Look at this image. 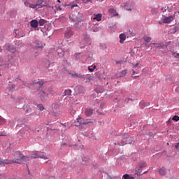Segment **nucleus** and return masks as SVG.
I'll return each mask as SVG.
<instances>
[{"label":"nucleus","mask_w":179,"mask_h":179,"mask_svg":"<svg viewBox=\"0 0 179 179\" xmlns=\"http://www.w3.org/2000/svg\"><path fill=\"white\" fill-rule=\"evenodd\" d=\"M172 120L178 122L179 121V117L177 115H174L173 117L172 118Z\"/></svg>","instance_id":"2f4dec72"},{"label":"nucleus","mask_w":179,"mask_h":179,"mask_svg":"<svg viewBox=\"0 0 179 179\" xmlns=\"http://www.w3.org/2000/svg\"><path fill=\"white\" fill-rule=\"evenodd\" d=\"M102 15L99 13L96 15H94V17H92V20H96L97 22L101 21Z\"/></svg>","instance_id":"9d476101"},{"label":"nucleus","mask_w":179,"mask_h":179,"mask_svg":"<svg viewBox=\"0 0 179 179\" xmlns=\"http://www.w3.org/2000/svg\"><path fill=\"white\" fill-rule=\"evenodd\" d=\"M52 115L55 117H59V113H58L53 112Z\"/></svg>","instance_id":"c9c22d12"},{"label":"nucleus","mask_w":179,"mask_h":179,"mask_svg":"<svg viewBox=\"0 0 179 179\" xmlns=\"http://www.w3.org/2000/svg\"><path fill=\"white\" fill-rule=\"evenodd\" d=\"M178 13H179V12H178Z\"/></svg>","instance_id":"e2e57ef3"},{"label":"nucleus","mask_w":179,"mask_h":179,"mask_svg":"<svg viewBox=\"0 0 179 179\" xmlns=\"http://www.w3.org/2000/svg\"><path fill=\"white\" fill-rule=\"evenodd\" d=\"M43 87V82L42 81H34L33 82V85L31 86V89L36 88V90L40 89Z\"/></svg>","instance_id":"423d86ee"},{"label":"nucleus","mask_w":179,"mask_h":179,"mask_svg":"<svg viewBox=\"0 0 179 179\" xmlns=\"http://www.w3.org/2000/svg\"><path fill=\"white\" fill-rule=\"evenodd\" d=\"M73 35V31L69 28L65 31V38H71V37Z\"/></svg>","instance_id":"6e6552de"},{"label":"nucleus","mask_w":179,"mask_h":179,"mask_svg":"<svg viewBox=\"0 0 179 179\" xmlns=\"http://www.w3.org/2000/svg\"><path fill=\"white\" fill-rule=\"evenodd\" d=\"M152 45H155V48L156 49H163L164 48V45L162 43H152Z\"/></svg>","instance_id":"4468645a"},{"label":"nucleus","mask_w":179,"mask_h":179,"mask_svg":"<svg viewBox=\"0 0 179 179\" xmlns=\"http://www.w3.org/2000/svg\"><path fill=\"white\" fill-rule=\"evenodd\" d=\"M100 48H101L102 50H106V45L105 44L101 45H100Z\"/></svg>","instance_id":"f704fd0d"},{"label":"nucleus","mask_w":179,"mask_h":179,"mask_svg":"<svg viewBox=\"0 0 179 179\" xmlns=\"http://www.w3.org/2000/svg\"><path fill=\"white\" fill-rule=\"evenodd\" d=\"M69 5H65V6H69Z\"/></svg>","instance_id":"13d9d810"},{"label":"nucleus","mask_w":179,"mask_h":179,"mask_svg":"<svg viewBox=\"0 0 179 179\" xmlns=\"http://www.w3.org/2000/svg\"><path fill=\"white\" fill-rule=\"evenodd\" d=\"M78 90H80V91H79V93L80 94L84 92V87H83L82 86L78 87Z\"/></svg>","instance_id":"473e14b6"},{"label":"nucleus","mask_w":179,"mask_h":179,"mask_svg":"<svg viewBox=\"0 0 179 179\" xmlns=\"http://www.w3.org/2000/svg\"><path fill=\"white\" fill-rule=\"evenodd\" d=\"M92 108H89V109H86L85 110V115L86 117H90L92 115Z\"/></svg>","instance_id":"f3484780"},{"label":"nucleus","mask_w":179,"mask_h":179,"mask_svg":"<svg viewBox=\"0 0 179 179\" xmlns=\"http://www.w3.org/2000/svg\"><path fill=\"white\" fill-rule=\"evenodd\" d=\"M85 44H86V45H90L91 43H90V42H87Z\"/></svg>","instance_id":"de8ad7c7"},{"label":"nucleus","mask_w":179,"mask_h":179,"mask_svg":"<svg viewBox=\"0 0 179 179\" xmlns=\"http://www.w3.org/2000/svg\"><path fill=\"white\" fill-rule=\"evenodd\" d=\"M126 40V36L124 34H120V43L122 44L124 43V41Z\"/></svg>","instance_id":"2eb2a0df"},{"label":"nucleus","mask_w":179,"mask_h":179,"mask_svg":"<svg viewBox=\"0 0 179 179\" xmlns=\"http://www.w3.org/2000/svg\"><path fill=\"white\" fill-rule=\"evenodd\" d=\"M173 57H174L175 58H177V59H179V54H178V53L174 52V53H173Z\"/></svg>","instance_id":"e433bc0d"},{"label":"nucleus","mask_w":179,"mask_h":179,"mask_svg":"<svg viewBox=\"0 0 179 179\" xmlns=\"http://www.w3.org/2000/svg\"><path fill=\"white\" fill-rule=\"evenodd\" d=\"M15 90V85H13V86L12 87V88H10V90Z\"/></svg>","instance_id":"09e8293b"},{"label":"nucleus","mask_w":179,"mask_h":179,"mask_svg":"<svg viewBox=\"0 0 179 179\" xmlns=\"http://www.w3.org/2000/svg\"><path fill=\"white\" fill-rule=\"evenodd\" d=\"M36 48L42 50V46L36 45Z\"/></svg>","instance_id":"c03bdc74"},{"label":"nucleus","mask_w":179,"mask_h":179,"mask_svg":"<svg viewBox=\"0 0 179 179\" xmlns=\"http://www.w3.org/2000/svg\"><path fill=\"white\" fill-rule=\"evenodd\" d=\"M0 165H2V164H0Z\"/></svg>","instance_id":"680f3d73"},{"label":"nucleus","mask_w":179,"mask_h":179,"mask_svg":"<svg viewBox=\"0 0 179 179\" xmlns=\"http://www.w3.org/2000/svg\"><path fill=\"white\" fill-rule=\"evenodd\" d=\"M143 40L145 41V43H150L152 41V38L150 36H145L143 37Z\"/></svg>","instance_id":"4be33fe9"},{"label":"nucleus","mask_w":179,"mask_h":179,"mask_svg":"<svg viewBox=\"0 0 179 179\" xmlns=\"http://www.w3.org/2000/svg\"><path fill=\"white\" fill-rule=\"evenodd\" d=\"M104 106H105V103L102 102L101 103H100V108L103 109Z\"/></svg>","instance_id":"ea45409f"},{"label":"nucleus","mask_w":179,"mask_h":179,"mask_svg":"<svg viewBox=\"0 0 179 179\" xmlns=\"http://www.w3.org/2000/svg\"><path fill=\"white\" fill-rule=\"evenodd\" d=\"M52 8H53V10H54V7L53 6H52ZM54 12H55V10H54Z\"/></svg>","instance_id":"5fc2aeb1"},{"label":"nucleus","mask_w":179,"mask_h":179,"mask_svg":"<svg viewBox=\"0 0 179 179\" xmlns=\"http://www.w3.org/2000/svg\"><path fill=\"white\" fill-rule=\"evenodd\" d=\"M36 108H38V110L43 111V110H44V107L43 106L42 104H39L38 106H36Z\"/></svg>","instance_id":"c85d7f7f"},{"label":"nucleus","mask_w":179,"mask_h":179,"mask_svg":"<svg viewBox=\"0 0 179 179\" xmlns=\"http://www.w3.org/2000/svg\"><path fill=\"white\" fill-rule=\"evenodd\" d=\"M96 69V66L93 65V66H89L87 67V70H89L90 72H94V71Z\"/></svg>","instance_id":"412c9836"},{"label":"nucleus","mask_w":179,"mask_h":179,"mask_svg":"<svg viewBox=\"0 0 179 179\" xmlns=\"http://www.w3.org/2000/svg\"><path fill=\"white\" fill-rule=\"evenodd\" d=\"M126 73H127V71L126 70H122V71H121V73H120V78L125 77Z\"/></svg>","instance_id":"5701e85b"},{"label":"nucleus","mask_w":179,"mask_h":179,"mask_svg":"<svg viewBox=\"0 0 179 179\" xmlns=\"http://www.w3.org/2000/svg\"><path fill=\"white\" fill-rule=\"evenodd\" d=\"M108 13L110 14H113V17L115 16H119V13H116V10L113 9V8H110L108 9Z\"/></svg>","instance_id":"dca6fc26"},{"label":"nucleus","mask_w":179,"mask_h":179,"mask_svg":"<svg viewBox=\"0 0 179 179\" xmlns=\"http://www.w3.org/2000/svg\"><path fill=\"white\" fill-rule=\"evenodd\" d=\"M113 179H120V178H113Z\"/></svg>","instance_id":"6e6d98bb"},{"label":"nucleus","mask_w":179,"mask_h":179,"mask_svg":"<svg viewBox=\"0 0 179 179\" xmlns=\"http://www.w3.org/2000/svg\"><path fill=\"white\" fill-rule=\"evenodd\" d=\"M158 173H159L160 176H164L166 175V171L164 168H162L161 169L158 170Z\"/></svg>","instance_id":"6ab92c4d"},{"label":"nucleus","mask_w":179,"mask_h":179,"mask_svg":"<svg viewBox=\"0 0 179 179\" xmlns=\"http://www.w3.org/2000/svg\"><path fill=\"white\" fill-rule=\"evenodd\" d=\"M45 23V22L44 21V20H39V22H38L39 26H43V25H44Z\"/></svg>","instance_id":"7c9ffc66"},{"label":"nucleus","mask_w":179,"mask_h":179,"mask_svg":"<svg viewBox=\"0 0 179 179\" xmlns=\"http://www.w3.org/2000/svg\"><path fill=\"white\" fill-rule=\"evenodd\" d=\"M6 123V120L0 116V125H3Z\"/></svg>","instance_id":"a878e982"},{"label":"nucleus","mask_w":179,"mask_h":179,"mask_svg":"<svg viewBox=\"0 0 179 179\" xmlns=\"http://www.w3.org/2000/svg\"><path fill=\"white\" fill-rule=\"evenodd\" d=\"M120 145H124L126 144H127V143H126L125 141H122V143H121V144L118 143Z\"/></svg>","instance_id":"37998d69"},{"label":"nucleus","mask_w":179,"mask_h":179,"mask_svg":"<svg viewBox=\"0 0 179 179\" xmlns=\"http://www.w3.org/2000/svg\"><path fill=\"white\" fill-rule=\"evenodd\" d=\"M122 179H134V177H131L128 174H125L122 176Z\"/></svg>","instance_id":"bb28decb"},{"label":"nucleus","mask_w":179,"mask_h":179,"mask_svg":"<svg viewBox=\"0 0 179 179\" xmlns=\"http://www.w3.org/2000/svg\"><path fill=\"white\" fill-rule=\"evenodd\" d=\"M174 148L179 150V143H178L177 144H176V145L174 146Z\"/></svg>","instance_id":"a19ab883"},{"label":"nucleus","mask_w":179,"mask_h":179,"mask_svg":"<svg viewBox=\"0 0 179 179\" xmlns=\"http://www.w3.org/2000/svg\"><path fill=\"white\" fill-rule=\"evenodd\" d=\"M167 145H169V143H167Z\"/></svg>","instance_id":"bf43d9fd"},{"label":"nucleus","mask_w":179,"mask_h":179,"mask_svg":"<svg viewBox=\"0 0 179 179\" xmlns=\"http://www.w3.org/2000/svg\"><path fill=\"white\" fill-rule=\"evenodd\" d=\"M29 111V110H27V112Z\"/></svg>","instance_id":"052dcab7"},{"label":"nucleus","mask_w":179,"mask_h":179,"mask_svg":"<svg viewBox=\"0 0 179 179\" xmlns=\"http://www.w3.org/2000/svg\"><path fill=\"white\" fill-rule=\"evenodd\" d=\"M91 31L93 32H97L99 31V28H97V27H92V28H91Z\"/></svg>","instance_id":"c756f323"},{"label":"nucleus","mask_w":179,"mask_h":179,"mask_svg":"<svg viewBox=\"0 0 179 179\" xmlns=\"http://www.w3.org/2000/svg\"><path fill=\"white\" fill-rule=\"evenodd\" d=\"M127 5H129V3H125L122 7H124L126 10L131 11V9L130 8H127Z\"/></svg>","instance_id":"cd10ccee"},{"label":"nucleus","mask_w":179,"mask_h":179,"mask_svg":"<svg viewBox=\"0 0 179 179\" xmlns=\"http://www.w3.org/2000/svg\"><path fill=\"white\" fill-rule=\"evenodd\" d=\"M2 52V49L0 48V53Z\"/></svg>","instance_id":"603ef678"},{"label":"nucleus","mask_w":179,"mask_h":179,"mask_svg":"<svg viewBox=\"0 0 179 179\" xmlns=\"http://www.w3.org/2000/svg\"><path fill=\"white\" fill-rule=\"evenodd\" d=\"M76 7H78V5H76V4H73V5H71V6H70V8H71V9H73V8H76Z\"/></svg>","instance_id":"4c0bfd02"},{"label":"nucleus","mask_w":179,"mask_h":179,"mask_svg":"<svg viewBox=\"0 0 179 179\" xmlns=\"http://www.w3.org/2000/svg\"><path fill=\"white\" fill-rule=\"evenodd\" d=\"M13 160L14 164H22V162H27L29 160V157L27 156H24L21 152L20 151H15V153H13Z\"/></svg>","instance_id":"f257e3e1"},{"label":"nucleus","mask_w":179,"mask_h":179,"mask_svg":"<svg viewBox=\"0 0 179 179\" xmlns=\"http://www.w3.org/2000/svg\"><path fill=\"white\" fill-rule=\"evenodd\" d=\"M43 0H36V4H31L29 3H25V5L27 7L31 8V9H34L37 10L38 9H41L43 7H49L50 8V6H47L45 4H43Z\"/></svg>","instance_id":"f03ea898"},{"label":"nucleus","mask_w":179,"mask_h":179,"mask_svg":"<svg viewBox=\"0 0 179 179\" xmlns=\"http://www.w3.org/2000/svg\"><path fill=\"white\" fill-rule=\"evenodd\" d=\"M129 138V134H124L122 137H121V138H122V139H124V140H125V139H127V138Z\"/></svg>","instance_id":"72a5a7b5"},{"label":"nucleus","mask_w":179,"mask_h":179,"mask_svg":"<svg viewBox=\"0 0 179 179\" xmlns=\"http://www.w3.org/2000/svg\"><path fill=\"white\" fill-rule=\"evenodd\" d=\"M39 94L41 95V99L42 101H45L48 96H53V91L50 89L48 90V93H45L44 91H39Z\"/></svg>","instance_id":"7ed1b4c3"},{"label":"nucleus","mask_w":179,"mask_h":179,"mask_svg":"<svg viewBox=\"0 0 179 179\" xmlns=\"http://www.w3.org/2000/svg\"><path fill=\"white\" fill-rule=\"evenodd\" d=\"M176 18V13H174L173 15H169V17H164L162 18V22H159V24H169L172 22H173L174 19Z\"/></svg>","instance_id":"20e7f679"},{"label":"nucleus","mask_w":179,"mask_h":179,"mask_svg":"<svg viewBox=\"0 0 179 179\" xmlns=\"http://www.w3.org/2000/svg\"><path fill=\"white\" fill-rule=\"evenodd\" d=\"M131 77H132V78H134V79H136L137 78H139L140 76H134V74H133Z\"/></svg>","instance_id":"79ce46f5"},{"label":"nucleus","mask_w":179,"mask_h":179,"mask_svg":"<svg viewBox=\"0 0 179 179\" xmlns=\"http://www.w3.org/2000/svg\"><path fill=\"white\" fill-rule=\"evenodd\" d=\"M14 164L13 160H10V159H3L2 161H0V164H2L3 166H6L7 164Z\"/></svg>","instance_id":"1a4fd4ad"},{"label":"nucleus","mask_w":179,"mask_h":179,"mask_svg":"<svg viewBox=\"0 0 179 179\" xmlns=\"http://www.w3.org/2000/svg\"><path fill=\"white\" fill-rule=\"evenodd\" d=\"M30 24H31V28H34V29L37 28V27H38V25L39 24L38 23V21L36 20H31V22H30Z\"/></svg>","instance_id":"f8f14e48"},{"label":"nucleus","mask_w":179,"mask_h":179,"mask_svg":"<svg viewBox=\"0 0 179 179\" xmlns=\"http://www.w3.org/2000/svg\"><path fill=\"white\" fill-rule=\"evenodd\" d=\"M147 166V164L146 162L142 161V162H140V163L138 164V167L142 169H144L145 167Z\"/></svg>","instance_id":"a211bd4d"},{"label":"nucleus","mask_w":179,"mask_h":179,"mask_svg":"<svg viewBox=\"0 0 179 179\" xmlns=\"http://www.w3.org/2000/svg\"><path fill=\"white\" fill-rule=\"evenodd\" d=\"M31 158L33 159H43L44 160L48 159L47 157L45 156V154L43 152H34L31 154Z\"/></svg>","instance_id":"39448f33"},{"label":"nucleus","mask_w":179,"mask_h":179,"mask_svg":"<svg viewBox=\"0 0 179 179\" xmlns=\"http://www.w3.org/2000/svg\"><path fill=\"white\" fill-rule=\"evenodd\" d=\"M57 52L58 53L59 57H64L65 52L62 48H58L57 50Z\"/></svg>","instance_id":"ddd939ff"},{"label":"nucleus","mask_w":179,"mask_h":179,"mask_svg":"<svg viewBox=\"0 0 179 179\" xmlns=\"http://www.w3.org/2000/svg\"><path fill=\"white\" fill-rule=\"evenodd\" d=\"M70 77L71 78H84L85 80L86 79V82L90 81V77H84V76H81V75H78L76 73H69Z\"/></svg>","instance_id":"0eeeda50"},{"label":"nucleus","mask_w":179,"mask_h":179,"mask_svg":"<svg viewBox=\"0 0 179 179\" xmlns=\"http://www.w3.org/2000/svg\"><path fill=\"white\" fill-rule=\"evenodd\" d=\"M76 120H78V122H79V124H80L86 125V124H89V122H81V117H80V116H79V117H78V118L76 119Z\"/></svg>","instance_id":"aec40b11"},{"label":"nucleus","mask_w":179,"mask_h":179,"mask_svg":"<svg viewBox=\"0 0 179 179\" xmlns=\"http://www.w3.org/2000/svg\"><path fill=\"white\" fill-rule=\"evenodd\" d=\"M121 63H122V61H117V62H116V64H121Z\"/></svg>","instance_id":"a18cd8bd"},{"label":"nucleus","mask_w":179,"mask_h":179,"mask_svg":"<svg viewBox=\"0 0 179 179\" xmlns=\"http://www.w3.org/2000/svg\"><path fill=\"white\" fill-rule=\"evenodd\" d=\"M132 72L134 74H136V73L135 72V70H132Z\"/></svg>","instance_id":"3c124183"},{"label":"nucleus","mask_w":179,"mask_h":179,"mask_svg":"<svg viewBox=\"0 0 179 179\" xmlns=\"http://www.w3.org/2000/svg\"><path fill=\"white\" fill-rule=\"evenodd\" d=\"M3 50H7V51H10V44H6L3 45Z\"/></svg>","instance_id":"b1692460"},{"label":"nucleus","mask_w":179,"mask_h":179,"mask_svg":"<svg viewBox=\"0 0 179 179\" xmlns=\"http://www.w3.org/2000/svg\"><path fill=\"white\" fill-rule=\"evenodd\" d=\"M57 2H58L59 3H60V0H57Z\"/></svg>","instance_id":"864d4df0"},{"label":"nucleus","mask_w":179,"mask_h":179,"mask_svg":"<svg viewBox=\"0 0 179 179\" xmlns=\"http://www.w3.org/2000/svg\"><path fill=\"white\" fill-rule=\"evenodd\" d=\"M132 101V99H127V102H129V101Z\"/></svg>","instance_id":"49530a36"},{"label":"nucleus","mask_w":179,"mask_h":179,"mask_svg":"<svg viewBox=\"0 0 179 179\" xmlns=\"http://www.w3.org/2000/svg\"><path fill=\"white\" fill-rule=\"evenodd\" d=\"M58 10H62V8H60V6H59V7H58Z\"/></svg>","instance_id":"8fccbe9b"},{"label":"nucleus","mask_w":179,"mask_h":179,"mask_svg":"<svg viewBox=\"0 0 179 179\" xmlns=\"http://www.w3.org/2000/svg\"><path fill=\"white\" fill-rule=\"evenodd\" d=\"M76 55H79V53L76 54Z\"/></svg>","instance_id":"4d7b16f0"},{"label":"nucleus","mask_w":179,"mask_h":179,"mask_svg":"<svg viewBox=\"0 0 179 179\" xmlns=\"http://www.w3.org/2000/svg\"><path fill=\"white\" fill-rule=\"evenodd\" d=\"M71 90H65V91H64V95L65 96H71Z\"/></svg>","instance_id":"393cba45"},{"label":"nucleus","mask_w":179,"mask_h":179,"mask_svg":"<svg viewBox=\"0 0 179 179\" xmlns=\"http://www.w3.org/2000/svg\"><path fill=\"white\" fill-rule=\"evenodd\" d=\"M132 66H133V69H136L137 68V66H138V63L132 64Z\"/></svg>","instance_id":"58836bf2"},{"label":"nucleus","mask_w":179,"mask_h":179,"mask_svg":"<svg viewBox=\"0 0 179 179\" xmlns=\"http://www.w3.org/2000/svg\"><path fill=\"white\" fill-rule=\"evenodd\" d=\"M0 66H4L5 69H8L10 68V64L5 61H0Z\"/></svg>","instance_id":"9b49d317"}]
</instances>
